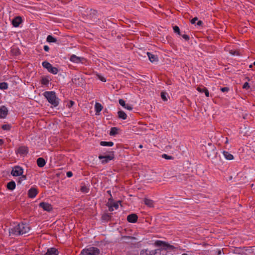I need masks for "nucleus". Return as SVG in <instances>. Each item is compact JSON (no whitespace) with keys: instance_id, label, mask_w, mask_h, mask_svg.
<instances>
[{"instance_id":"1","label":"nucleus","mask_w":255,"mask_h":255,"mask_svg":"<svg viewBox=\"0 0 255 255\" xmlns=\"http://www.w3.org/2000/svg\"><path fill=\"white\" fill-rule=\"evenodd\" d=\"M155 245L159 248L154 250H142L140 252V255H166L167 250H173L175 248L173 246L161 241H156Z\"/></svg>"},{"instance_id":"2","label":"nucleus","mask_w":255,"mask_h":255,"mask_svg":"<svg viewBox=\"0 0 255 255\" xmlns=\"http://www.w3.org/2000/svg\"><path fill=\"white\" fill-rule=\"evenodd\" d=\"M30 230L29 225L22 222L10 228L9 233L10 235L20 236L28 233Z\"/></svg>"},{"instance_id":"3","label":"nucleus","mask_w":255,"mask_h":255,"mask_svg":"<svg viewBox=\"0 0 255 255\" xmlns=\"http://www.w3.org/2000/svg\"><path fill=\"white\" fill-rule=\"evenodd\" d=\"M43 95L53 107H56L59 105V99L56 97L54 91H46L44 92Z\"/></svg>"},{"instance_id":"4","label":"nucleus","mask_w":255,"mask_h":255,"mask_svg":"<svg viewBox=\"0 0 255 255\" xmlns=\"http://www.w3.org/2000/svg\"><path fill=\"white\" fill-rule=\"evenodd\" d=\"M100 250L96 247H90L84 249L81 253V255H99Z\"/></svg>"},{"instance_id":"5","label":"nucleus","mask_w":255,"mask_h":255,"mask_svg":"<svg viewBox=\"0 0 255 255\" xmlns=\"http://www.w3.org/2000/svg\"><path fill=\"white\" fill-rule=\"evenodd\" d=\"M109 154L107 155H100L99 156V158L101 160L103 159L101 161V163L103 164H106L109 162V161L113 160L115 158L114 156V151H111L109 152Z\"/></svg>"},{"instance_id":"6","label":"nucleus","mask_w":255,"mask_h":255,"mask_svg":"<svg viewBox=\"0 0 255 255\" xmlns=\"http://www.w3.org/2000/svg\"><path fill=\"white\" fill-rule=\"evenodd\" d=\"M42 66L46 69L48 71L53 74H56L58 72L57 68L53 67L52 65L48 62L45 61L42 63Z\"/></svg>"},{"instance_id":"7","label":"nucleus","mask_w":255,"mask_h":255,"mask_svg":"<svg viewBox=\"0 0 255 255\" xmlns=\"http://www.w3.org/2000/svg\"><path fill=\"white\" fill-rule=\"evenodd\" d=\"M23 169L19 166H15L12 168L11 174L13 176H20L23 174Z\"/></svg>"},{"instance_id":"8","label":"nucleus","mask_w":255,"mask_h":255,"mask_svg":"<svg viewBox=\"0 0 255 255\" xmlns=\"http://www.w3.org/2000/svg\"><path fill=\"white\" fill-rule=\"evenodd\" d=\"M173 177H175L176 179L178 182H182L187 181L188 178L190 179V180L192 179L193 176L189 175L188 174H179Z\"/></svg>"},{"instance_id":"9","label":"nucleus","mask_w":255,"mask_h":255,"mask_svg":"<svg viewBox=\"0 0 255 255\" xmlns=\"http://www.w3.org/2000/svg\"><path fill=\"white\" fill-rule=\"evenodd\" d=\"M252 129L250 127H247L244 126V127H241L240 129V132L241 134H243L244 136H248L250 135L252 133Z\"/></svg>"},{"instance_id":"10","label":"nucleus","mask_w":255,"mask_h":255,"mask_svg":"<svg viewBox=\"0 0 255 255\" xmlns=\"http://www.w3.org/2000/svg\"><path fill=\"white\" fill-rule=\"evenodd\" d=\"M207 156L208 157L213 159L217 156V151L216 147L213 146L210 149H208L206 150Z\"/></svg>"},{"instance_id":"11","label":"nucleus","mask_w":255,"mask_h":255,"mask_svg":"<svg viewBox=\"0 0 255 255\" xmlns=\"http://www.w3.org/2000/svg\"><path fill=\"white\" fill-rule=\"evenodd\" d=\"M39 207L42 208L44 211L51 212L53 210V207L51 204L44 202L39 203Z\"/></svg>"},{"instance_id":"12","label":"nucleus","mask_w":255,"mask_h":255,"mask_svg":"<svg viewBox=\"0 0 255 255\" xmlns=\"http://www.w3.org/2000/svg\"><path fill=\"white\" fill-rule=\"evenodd\" d=\"M134 240H136V238L135 237L128 236H122L120 239L122 243L126 244L131 243Z\"/></svg>"},{"instance_id":"13","label":"nucleus","mask_w":255,"mask_h":255,"mask_svg":"<svg viewBox=\"0 0 255 255\" xmlns=\"http://www.w3.org/2000/svg\"><path fill=\"white\" fill-rule=\"evenodd\" d=\"M85 60V59L84 58L78 57L74 54H72L70 58V60L71 62L75 63H83V61Z\"/></svg>"},{"instance_id":"14","label":"nucleus","mask_w":255,"mask_h":255,"mask_svg":"<svg viewBox=\"0 0 255 255\" xmlns=\"http://www.w3.org/2000/svg\"><path fill=\"white\" fill-rule=\"evenodd\" d=\"M37 189L35 187H32L28 191V197L30 198H34L38 194Z\"/></svg>"},{"instance_id":"15","label":"nucleus","mask_w":255,"mask_h":255,"mask_svg":"<svg viewBox=\"0 0 255 255\" xmlns=\"http://www.w3.org/2000/svg\"><path fill=\"white\" fill-rule=\"evenodd\" d=\"M8 110L6 107L2 106L0 108V118L4 119L8 115Z\"/></svg>"},{"instance_id":"16","label":"nucleus","mask_w":255,"mask_h":255,"mask_svg":"<svg viewBox=\"0 0 255 255\" xmlns=\"http://www.w3.org/2000/svg\"><path fill=\"white\" fill-rule=\"evenodd\" d=\"M138 217L135 214H131L128 216L127 221L131 223H136L137 221Z\"/></svg>"},{"instance_id":"17","label":"nucleus","mask_w":255,"mask_h":255,"mask_svg":"<svg viewBox=\"0 0 255 255\" xmlns=\"http://www.w3.org/2000/svg\"><path fill=\"white\" fill-rule=\"evenodd\" d=\"M58 251L55 248L48 249L44 255H58Z\"/></svg>"},{"instance_id":"18","label":"nucleus","mask_w":255,"mask_h":255,"mask_svg":"<svg viewBox=\"0 0 255 255\" xmlns=\"http://www.w3.org/2000/svg\"><path fill=\"white\" fill-rule=\"evenodd\" d=\"M28 152L27 147L25 146H20L17 149V152L21 155H26Z\"/></svg>"},{"instance_id":"19","label":"nucleus","mask_w":255,"mask_h":255,"mask_svg":"<svg viewBox=\"0 0 255 255\" xmlns=\"http://www.w3.org/2000/svg\"><path fill=\"white\" fill-rule=\"evenodd\" d=\"M22 22V19L20 16L15 17L12 21V24L14 27H18Z\"/></svg>"},{"instance_id":"20","label":"nucleus","mask_w":255,"mask_h":255,"mask_svg":"<svg viewBox=\"0 0 255 255\" xmlns=\"http://www.w3.org/2000/svg\"><path fill=\"white\" fill-rule=\"evenodd\" d=\"M147 55L151 62H157L158 61V57L156 55L152 54L148 52H147Z\"/></svg>"},{"instance_id":"21","label":"nucleus","mask_w":255,"mask_h":255,"mask_svg":"<svg viewBox=\"0 0 255 255\" xmlns=\"http://www.w3.org/2000/svg\"><path fill=\"white\" fill-rule=\"evenodd\" d=\"M111 218H112V216H111V214L106 213H104L102 215V217H101L102 220L103 221H104L106 222H107L110 221Z\"/></svg>"},{"instance_id":"22","label":"nucleus","mask_w":255,"mask_h":255,"mask_svg":"<svg viewBox=\"0 0 255 255\" xmlns=\"http://www.w3.org/2000/svg\"><path fill=\"white\" fill-rule=\"evenodd\" d=\"M197 90L200 93H204L207 97H209V92L207 88L198 87Z\"/></svg>"},{"instance_id":"23","label":"nucleus","mask_w":255,"mask_h":255,"mask_svg":"<svg viewBox=\"0 0 255 255\" xmlns=\"http://www.w3.org/2000/svg\"><path fill=\"white\" fill-rule=\"evenodd\" d=\"M37 164L39 167H43L46 164L45 159L42 157H39L37 159Z\"/></svg>"},{"instance_id":"24","label":"nucleus","mask_w":255,"mask_h":255,"mask_svg":"<svg viewBox=\"0 0 255 255\" xmlns=\"http://www.w3.org/2000/svg\"><path fill=\"white\" fill-rule=\"evenodd\" d=\"M103 108V107L100 103H96V104L95 105L96 114L99 115V113L102 110Z\"/></svg>"},{"instance_id":"25","label":"nucleus","mask_w":255,"mask_h":255,"mask_svg":"<svg viewBox=\"0 0 255 255\" xmlns=\"http://www.w3.org/2000/svg\"><path fill=\"white\" fill-rule=\"evenodd\" d=\"M16 184L14 181H11L9 182L6 185L7 188L9 190H13L15 188Z\"/></svg>"},{"instance_id":"26","label":"nucleus","mask_w":255,"mask_h":255,"mask_svg":"<svg viewBox=\"0 0 255 255\" xmlns=\"http://www.w3.org/2000/svg\"><path fill=\"white\" fill-rule=\"evenodd\" d=\"M223 154L225 158L227 160H232L234 159V156L231 153H230V152H229L228 151H224L223 152Z\"/></svg>"},{"instance_id":"27","label":"nucleus","mask_w":255,"mask_h":255,"mask_svg":"<svg viewBox=\"0 0 255 255\" xmlns=\"http://www.w3.org/2000/svg\"><path fill=\"white\" fill-rule=\"evenodd\" d=\"M144 204L149 207H153L154 206L153 201L147 198H144Z\"/></svg>"},{"instance_id":"28","label":"nucleus","mask_w":255,"mask_h":255,"mask_svg":"<svg viewBox=\"0 0 255 255\" xmlns=\"http://www.w3.org/2000/svg\"><path fill=\"white\" fill-rule=\"evenodd\" d=\"M46 41L47 42L49 43H56L57 42V39L51 35H49L47 36Z\"/></svg>"},{"instance_id":"29","label":"nucleus","mask_w":255,"mask_h":255,"mask_svg":"<svg viewBox=\"0 0 255 255\" xmlns=\"http://www.w3.org/2000/svg\"><path fill=\"white\" fill-rule=\"evenodd\" d=\"M234 253L239 255H245V252L244 251L243 248H236L234 249Z\"/></svg>"},{"instance_id":"30","label":"nucleus","mask_w":255,"mask_h":255,"mask_svg":"<svg viewBox=\"0 0 255 255\" xmlns=\"http://www.w3.org/2000/svg\"><path fill=\"white\" fill-rule=\"evenodd\" d=\"M119 128L117 127H113L111 128V130L110 132V135L113 136L117 134L118 133V131Z\"/></svg>"},{"instance_id":"31","label":"nucleus","mask_w":255,"mask_h":255,"mask_svg":"<svg viewBox=\"0 0 255 255\" xmlns=\"http://www.w3.org/2000/svg\"><path fill=\"white\" fill-rule=\"evenodd\" d=\"M100 144L103 146H112L114 145V142L112 141H101Z\"/></svg>"},{"instance_id":"32","label":"nucleus","mask_w":255,"mask_h":255,"mask_svg":"<svg viewBox=\"0 0 255 255\" xmlns=\"http://www.w3.org/2000/svg\"><path fill=\"white\" fill-rule=\"evenodd\" d=\"M118 117L120 119L126 120L127 119V114L123 111H120L118 113Z\"/></svg>"},{"instance_id":"33","label":"nucleus","mask_w":255,"mask_h":255,"mask_svg":"<svg viewBox=\"0 0 255 255\" xmlns=\"http://www.w3.org/2000/svg\"><path fill=\"white\" fill-rule=\"evenodd\" d=\"M11 52L14 56H17L20 54V52L18 48L13 47L11 49Z\"/></svg>"},{"instance_id":"34","label":"nucleus","mask_w":255,"mask_h":255,"mask_svg":"<svg viewBox=\"0 0 255 255\" xmlns=\"http://www.w3.org/2000/svg\"><path fill=\"white\" fill-rule=\"evenodd\" d=\"M41 83L42 85H47L49 83V80L47 77H43L41 80Z\"/></svg>"},{"instance_id":"35","label":"nucleus","mask_w":255,"mask_h":255,"mask_svg":"<svg viewBox=\"0 0 255 255\" xmlns=\"http://www.w3.org/2000/svg\"><path fill=\"white\" fill-rule=\"evenodd\" d=\"M243 250L245 252V255H246L247 254L253 253V251L251 247H243Z\"/></svg>"},{"instance_id":"36","label":"nucleus","mask_w":255,"mask_h":255,"mask_svg":"<svg viewBox=\"0 0 255 255\" xmlns=\"http://www.w3.org/2000/svg\"><path fill=\"white\" fill-rule=\"evenodd\" d=\"M173 31L175 33H176L178 35H181V31L179 27L178 26H174L173 27Z\"/></svg>"},{"instance_id":"37","label":"nucleus","mask_w":255,"mask_h":255,"mask_svg":"<svg viewBox=\"0 0 255 255\" xmlns=\"http://www.w3.org/2000/svg\"><path fill=\"white\" fill-rule=\"evenodd\" d=\"M11 126L9 124L3 125L1 126V128L4 130H9L11 129Z\"/></svg>"},{"instance_id":"38","label":"nucleus","mask_w":255,"mask_h":255,"mask_svg":"<svg viewBox=\"0 0 255 255\" xmlns=\"http://www.w3.org/2000/svg\"><path fill=\"white\" fill-rule=\"evenodd\" d=\"M8 88V84L5 82L0 83V89L1 90H5Z\"/></svg>"},{"instance_id":"39","label":"nucleus","mask_w":255,"mask_h":255,"mask_svg":"<svg viewBox=\"0 0 255 255\" xmlns=\"http://www.w3.org/2000/svg\"><path fill=\"white\" fill-rule=\"evenodd\" d=\"M80 190L84 193H88L89 191V189L86 185L81 186Z\"/></svg>"},{"instance_id":"40","label":"nucleus","mask_w":255,"mask_h":255,"mask_svg":"<svg viewBox=\"0 0 255 255\" xmlns=\"http://www.w3.org/2000/svg\"><path fill=\"white\" fill-rule=\"evenodd\" d=\"M230 53L233 55H241L240 52L238 50H231L230 51Z\"/></svg>"},{"instance_id":"41","label":"nucleus","mask_w":255,"mask_h":255,"mask_svg":"<svg viewBox=\"0 0 255 255\" xmlns=\"http://www.w3.org/2000/svg\"><path fill=\"white\" fill-rule=\"evenodd\" d=\"M180 36H182L183 39H185V41H188L190 39V37L189 35L186 34H182L181 33V35H179Z\"/></svg>"},{"instance_id":"42","label":"nucleus","mask_w":255,"mask_h":255,"mask_svg":"<svg viewBox=\"0 0 255 255\" xmlns=\"http://www.w3.org/2000/svg\"><path fill=\"white\" fill-rule=\"evenodd\" d=\"M119 104H120L121 106H122V107H123L124 108V107H126V103H125V101L123 100V99H120L119 100Z\"/></svg>"},{"instance_id":"43","label":"nucleus","mask_w":255,"mask_h":255,"mask_svg":"<svg viewBox=\"0 0 255 255\" xmlns=\"http://www.w3.org/2000/svg\"><path fill=\"white\" fill-rule=\"evenodd\" d=\"M121 201H119L117 202H114L113 204H111L113 208H115L116 209H117L119 208V203H120Z\"/></svg>"},{"instance_id":"44","label":"nucleus","mask_w":255,"mask_h":255,"mask_svg":"<svg viewBox=\"0 0 255 255\" xmlns=\"http://www.w3.org/2000/svg\"><path fill=\"white\" fill-rule=\"evenodd\" d=\"M162 156L163 158H164L166 159H172L173 158V157L172 156H169L166 154H163L162 155Z\"/></svg>"},{"instance_id":"45","label":"nucleus","mask_w":255,"mask_h":255,"mask_svg":"<svg viewBox=\"0 0 255 255\" xmlns=\"http://www.w3.org/2000/svg\"><path fill=\"white\" fill-rule=\"evenodd\" d=\"M161 97L162 99L164 101H166L167 100V98L166 97V93H165L161 92Z\"/></svg>"},{"instance_id":"46","label":"nucleus","mask_w":255,"mask_h":255,"mask_svg":"<svg viewBox=\"0 0 255 255\" xmlns=\"http://www.w3.org/2000/svg\"><path fill=\"white\" fill-rule=\"evenodd\" d=\"M75 103L73 101H70L67 104V107L68 108H71L74 105Z\"/></svg>"},{"instance_id":"47","label":"nucleus","mask_w":255,"mask_h":255,"mask_svg":"<svg viewBox=\"0 0 255 255\" xmlns=\"http://www.w3.org/2000/svg\"><path fill=\"white\" fill-rule=\"evenodd\" d=\"M250 87V86L248 82H245L243 86V89H248Z\"/></svg>"},{"instance_id":"48","label":"nucleus","mask_w":255,"mask_h":255,"mask_svg":"<svg viewBox=\"0 0 255 255\" xmlns=\"http://www.w3.org/2000/svg\"><path fill=\"white\" fill-rule=\"evenodd\" d=\"M220 90L223 92H227L229 91V88L227 87H223L221 88Z\"/></svg>"},{"instance_id":"49","label":"nucleus","mask_w":255,"mask_h":255,"mask_svg":"<svg viewBox=\"0 0 255 255\" xmlns=\"http://www.w3.org/2000/svg\"><path fill=\"white\" fill-rule=\"evenodd\" d=\"M198 20V18L197 17H195L194 18H192L190 22L192 24H195L196 21Z\"/></svg>"},{"instance_id":"50","label":"nucleus","mask_w":255,"mask_h":255,"mask_svg":"<svg viewBox=\"0 0 255 255\" xmlns=\"http://www.w3.org/2000/svg\"><path fill=\"white\" fill-rule=\"evenodd\" d=\"M124 108L127 109L128 110H131L132 109V107L129 105L126 104V107H124Z\"/></svg>"},{"instance_id":"51","label":"nucleus","mask_w":255,"mask_h":255,"mask_svg":"<svg viewBox=\"0 0 255 255\" xmlns=\"http://www.w3.org/2000/svg\"><path fill=\"white\" fill-rule=\"evenodd\" d=\"M98 77H99V79L102 81V82H105L106 81V79L105 77L102 76H100V75H98Z\"/></svg>"},{"instance_id":"52","label":"nucleus","mask_w":255,"mask_h":255,"mask_svg":"<svg viewBox=\"0 0 255 255\" xmlns=\"http://www.w3.org/2000/svg\"><path fill=\"white\" fill-rule=\"evenodd\" d=\"M109 208V210L110 212H112L114 211V208L111 204H107V205Z\"/></svg>"},{"instance_id":"53","label":"nucleus","mask_w":255,"mask_h":255,"mask_svg":"<svg viewBox=\"0 0 255 255\" xmlns=\"http://www.w3.org/2000/svg\"><path fill=\"white\" fill-rule=\"evenodd\" d=\"M66 175L68 177H71L73 176V173L71 171H68L66 173Z\"/></svg>"},{"instance_id":"54","label":"nucleus","mask_w":255,"mask_h":255,"mask_svg":"<svg viewBox=\"0 0 255 255\" xmlns=\"http://www.w3.org/2000/svg\"><path fill=\"white\" fill-rule=\"evenodd\" d=\"M113 201V199L112 198V197H111L109 199V201L107 204H112L114 203Z\"/></svg>"},{"instance_id":"55","label":"nucleus","mask_w":255,"mask_h":255,"mask_svg":"<svg viewBox=\"0 0 255 255\" xmlns=\"http://www.w3.org/2000/svg\"><path fill=\"white\" fill-rule=\"evenodd\" d=\"M44 51L48 52L49 50V47L47 45H44L43 47Z\"/></svg>"},{"instance_id":"56","label":"nucleus","mask_w":255,"mask_h":255,"mask_svg":"<svg viewBox=\"0 0 255 255\" xmlns=\"http://www.w3.org/2000/svg\"><path fill=\"white\" fill-rule=\"evenodd\" d=\"M197 24L198 26H202L203 24V22L201 20H199V21H198Z\"/></svg>"},{"instance_id":"57","label":"nucleus","mask_w":255,"mask_h":255,"mask_svg":"<svg viewBox=\"0 0 255 255\" xmlns=\"http://www.w3.org/2000/svg\"><path fill=\"white\" fill-rule=\"evenodd\" d=\"M91 13H90V14L91 13H93V14H96L97 13V11L95 10H91Z\"/></svg>"},{"instance_id":"58","label":"nucleus","mask_w":255,"mask_h":255,"mask_svg":"<svg viewBox=\"0 0 255 255\" xmlns=\"http://www.w3.org/2000/svg\"><path fill=\"white\" fill-rule=\"evenodd\" d=\"M21 175V177H20V178H22L23 179V180H26V175Z\"/></svg>"},{"instance_id":"59","label":"nucleus","mask_w":255,"mask_h":255,"mask_svg":"<svg viewBox=\"0 0 255 255\" xmlns=\"http://www.w3.org/2000/svg\"><path fill=\"white\" fill-rule=\"evenodd\" d=\"M3 140L2 139H0V145H1L3 144Z\"/></svg>"},{"instance_id":"60","label":"nucleus","mask_w":255,"mask_h":255,"mask_svg":"<svg viewBox=\"0 0 255 255\" xmlns=\"http://www.w3.org/2000/svg\"><path fill=\"white\" fill-rule=\"evenodd\" d=\"M221 254V250H219L218 251V255H220Z\"/></svg>"},{"instance_id":"61","label":"nucleus","mask_w":255,"mask_h":255,"mask_svg":"<svg viewBox=\"0 0 255 255\" xmlns=\"http://www.w3.org/2000/svg\"><path fill=\"white\" fill-rule=\"evenodd\" d=\"M107 193L111 196H112V195H111V191L110 190H109L107 191Z\"/></svg>"},{"instance_id":"62","label":"nucleus","mask_w":255,"mask_h":255,"mask_svg":"<svg viewBox=\"0 0 255 255\" xmlns=\"http://www.w3.org/2000/svg\"><path fill=\"white\" fill-rule=\"evenodd\" d=\"M142 147H143V146H142V145H141V144L139 145V146H138V147H139V148H142Z\"/></svg>"},{"instance_id":"63","label":"nucleus","mask_w":255,"mask_h":255,"mask_svg":"<svg viewBox=\"0 0 255 255\" xmlns=\"http://www.w3.org/2000/svg\"><path fill=\"white\" fill-rule=\"evenodd\" d=\"M226 139H227V140H226V141L225 143H228V138H226Z\"/></svg>"},{"instance_id":"64","label":"nucleus","mask_w":255,"mask_h":255,"mask_svg":"<svg viewBox=\"0 0 255 255\" xmlns=\"http://www.w3.org/2000/svg\"><path fill=\"white\" fill-rule=\"evenodd\" d=\"M252 67H253L252 65H250L249 66L250 68H252Z\"/></svg>"}]
</instances>
